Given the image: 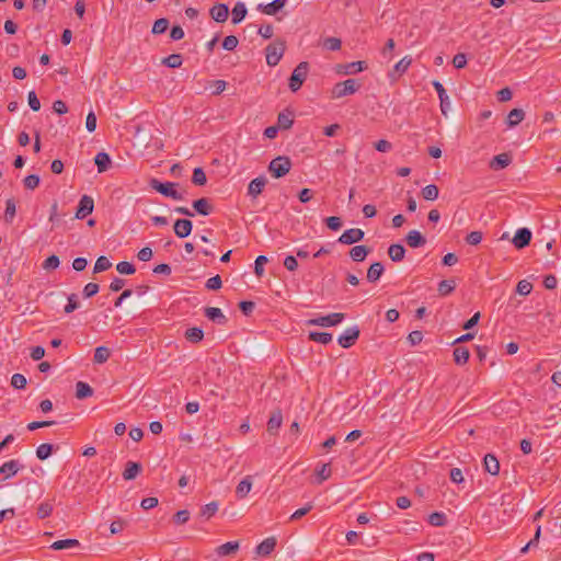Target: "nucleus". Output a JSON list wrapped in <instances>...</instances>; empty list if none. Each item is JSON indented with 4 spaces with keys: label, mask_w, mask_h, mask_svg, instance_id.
<instances>
[{
    "label": "nucleus",
    "mask_w": 561,
    "mask_h": 561,
    "mask_svg": "<svg viewBox=\"0 0 561 561\" xmlns=\"http://www.w3.org/2000/svg\"><path fill=\"white\" fill-rule=\"evenodd\" d=\"M179 183L175 182H161L158 179H151L149 181V186L163 195L164 197L172 198L174 201H182L184 199V195L176 190L179 186Z\"/></svg>",
    "instance_id": "nucleus-1"
},
{
    "label": "nucleus",
    "mask_w": 561,
    "mask_h": 561,
    "mask_svg": "<svg viewBox=\"0 0 561 561\" xmlns=\"http://www.w3.org/2000/svg\"><path fill=\"white\" fill-rule=\"evenodd\" d=\"M286 50V41L282 38H276L274 42L270 43L265 48L266 64L270 67H275L278 65L280 59L283 58Z\"/></svg>",
    "instance_id": "nucleus-2"
},
{
    "label": "nucleus",
    "mask_w": 561,
    "mask_h": 561,
    "mask_svg": "<svg viewBox=\"0 0 561 561\" xmlns=\"http://www.w3.org/2000/svg\"><path fill=\"white\" fill-rule=\"evenodd\" d=\"M309 72V64L307 61L299 62L289 77L288 87L290 91L297 92L304 84Z\"/></svg>",
    "instance_id": "nucleus-3"
},
{
    "label": "nucleus",
    "mask_w": 561,
    "mask_h": 561,
    "mask_svg": "<svg viewBox=\"0 0 561 561\" xmlns=\"http://www.w3.org/2000/svg\"><path fill=\"white\" fill-rule=\"evenodd\" d=\"M291 160L287 156H278L274 158L268 164V171L275 179L285 176L291 169Z\"/></svg>",
    "instance_id": "nucleus-4"
},
{
    "label": "nucleus",
    "mask_w": 561,
    "mask_h": 561,
    "mask_svg": "<svg viewBox=\"0 0 561 561\" xmlns=\"http://www.w3.org/2000/svg\"><path fill=\"white\" fill-rule=\"evenodd\" d=\"M360 88V84L355 79H347L342 82H337L332 89L333 98H344L346 95L354 94Z\"/></svg>",
    "instance_id": "nucleus-5"
},
{
    "label": "nucleus",
    "mask_w": 561,
    "mask_h": 561,
    "mask_svg": "<svg viewBox=\"0 0 561 561\" xmlns=\"http://www.w3.org/2000/svg\"><path fill=\"white\" fill-rule=\"evenodd\" d=\"M345 318V314L342 312H333L328 316L318 317L314 319H310L307 321L309 325H320V327H334L341 323Z\"/></svg>",
    "instance_id": "nucleus-6"
},
{
    "label": "nucleus",
    "mask_w": 561,
    "mask_h": 561,
    "mask_svg": "<svg viewBox=\"0 0 561 561\" xmlns=\"http://www.w3.org/2000/svg\"><path fill=\"white\" fill-rule=\"evenodd\" d=\"M367 68V64L365 61H352L347 64H337L334 67V70L337 75L348 76L360 72Z\"/></svg>",
    "instance_id": "nucleus-7"
},
{
    "label": "nucleus",
    "mask_w": 561,
    "mask_h": 561,
    "mask_svg": "<svg viewBox=\"0 0 561 561\" xmlns=\"http://www.w3.org/2000/svg\"><path fill=\"white\" fill-rule=\"evenodd\" d=\"M365 237V232L359 228H351L345 230L337 239V242L342 244H354L362 241Z\"/></svg>",
    "instance_id": "nucleus-8"
},
{
    "label": "nucleus",
    "mask_w": 561,
    "mask_h": 561,
    "mask_svg": "<svg viewBox=\"0 0 561 561\" xmlns=\"http://www.w3.org/2000/svg\"><path fill=\"white\" fill-rule=\"evenodd\" d=\"M359 333L360 332L357 327L348 328L339 336L337 342L342 347L348 348L356 343L359 337Z\"/></svg>",
    "instance_id": "nucleus-9"
},
{
    "label": "nucleus",
    "mask_w": 561,
    "mask_h": 561,
    "mask_svg": "<svg viewBox=\"0 0 561 561\" xmlns=\"http://www.w3.org/2000/svg\"><path fill=\"white\" fill-rule=\"evenodd\" d=\"M94 209V202L93 198L89 195H83L78 204L77 211H76V218L77 219H83L88 215H90Z\"/></svg>",
    "instance_id": "nucleus-10"
},
{
    "label": "nucleus",
    "mask_w": 561,
    "mask_h": 561,
    "mask_svg": "<svg viewBox=\"0 0 561 561\" xmlns=\"http://www.w3.org/2000/svg\"><path fill=\"white\" fill-rule=\"evenodd\" d=\"M533 233L528 228H519L513 238V244L517 250H522L529 245Z\"/></svg>",
    "instance_id": "nucleus-11"
},
{
    "label": "nucleus",
    "mask_w": 561,
    "mask_h": 561,
    "mask_svg": "<svg viewBox=\"0 0 561 561\" xmlns=\"http://www.w3.org/2000/svg\"><path fill=\"white\" fill-rule=\"evenodd\" d=\"M432 84H433L435 91L438 94L442 114L444 116H447V113L450 110V101H449V98H448V95L446 93V90H445L444 85L439 81H437V80H434L432 82Z\"/></svg>",
    "instance_id": "nucleus-12"
},
{
    "label": "nucleus",
    "mask_w": 561,
    "mask_h": 561,
    "mask_svg": "<svg viewBox=\"0 0 561 561\" xmlns=\"http://www.w3.org/2000/svg\"><path fill=\"white\" fill-rule=\"evenodd\" d=\"M192 229L193 222L190 219H176L173 225L174 233L180 239L188 237Z\"/></svg>",
    "instance_id": "nucleus-13"
},
{
    "label": "nucleus",
    "mask_w": 561,
    "mask_h": 561,
    "mask_svg": "<svg viewBox=\"0 0 561 561\" xmlns=\"http://www.w3.org/2000/svg\"><path fill=\"white\" fill-rule=\"evenodd\" d=\"M286 3L287 0H273L272 2L266 4H257L256 9L263 14L275 15L286 5Z\"/></svg>",
    "instance_id": "nucleus-14"
},
{
    "label": "nucleus",
    "mask_w": 561,
    "mask_h": 561,
    "mask_svg": "<svg viewBox=\"0 0 561 561\" xmlns=\"http://www.w3.org/2000/svg\"><path fill=\"white\" fill-rule=\"evenodd\" d=\"M209 15L218 23H224L228 20L229 8L225 3H217L209 9Z\"/></svg>",
    "instance_id": "nucleus-15"
},
{
    "label": "nucleus",
    "mask_w": 561,
    "mask_h": 561,
    "mask_svg": "<svg viewBox=\"0 0 561 561\" xmlns=\"http://www.w3.org/2000/svg\"><path fill=\"white\" fill-rule=\"evenodd\" d=\"M283 423V414L280 409H276L271 413L267 421V432L271 435H276Z\"/></svg>",
    "instance_id": "nucleus-16"
},
{
    "label": "nucleus",
    "mask_w": 561,
    "mask_h": 561,
    "mask_svg": "<svg viewBox=\"0 0 561 561\" xmlns=\"http://www.w3.org/2000/svg\"><path fill=\"white\" fill-rule=\"evenodd\" d=\"M205 317L220 325H225L228 322V318L217 307H206L204 309Z\"/></svg>",
    "instance_id": "nucleus-17"
},
{
    "label": "nucleus",
    "mask_w": 561,
    "mask_h": 561,
    "mask_svg": "<svg viewBox=\"0 0 561 561\" xmlns=\"http://www.w3.org/2000/svg\"><path fill=\"white\" fill-rule=\"evenodd\" d=\"M20 463L18 460H10L0 467V481H4L18 473Z\"/></svg>",
    "instance_id": "nucleus-18"
},
{
    "label": "nucleus",
    "mask_w": 561,
    "mask_h": 561,
    "mask_svg": "<svg viewBox=\"0 0 561 561\" xmlns=\"http://www.w3.org/2000/svg\"><path fill=\"white\" fill-rule=\"evenodd\" d=\"M294 124V112L289 108H285L277 116V126L279 129H289Z\"/></svg>",
    "instance_id": "nucleus-19"
},
{
    "label": "nucleus",
    "mask_w": 561,
    "mask_h": 561,
    "mask_svg": "<svg viewBox=\"0 0 561 561\" xmlns=\"http://www.w3.org/2000/svg\"><path fill=\"white\" fill-rule=\"evenodd\" d=\"M276 543L275 537H268L257 545L255 551L261 557H267L274 551Z\"/></svg>",
    "instance_id": "nucleus-20"
},
{
    "label": "nucleus",
    "mask_w": 561,
    "mask_h": 561,
    "mask_svg": "<svg viewBox=\"0 0 561 561\" xmlns=\"http://www.w3.org/2000/svg\"><path fill=\"white\" fill-rule=\"evenodd\" d=\"M405 241L409 247L416 249L426 243L425 237L417 230H411L405 236Z\"/></svg>",
    "instance_id": "nucleus-21"
},
{
    "label": "nucleus",
    "mask_w": 561,
    "mask_h": 561,
    "mask_svg": "<svg viewBox=\"0 0 561 561\" xmlns=\"http://www.w3.org/2000/svg\"><path fill=\"white\" fill-rule=\"evenodd\" d=\"M193 208L197 214H199L202 216H208L214 210V207L209 203V199L206 197H202V198L194 201Z\"/></svg>",
    "instance_id": "nucleus-22"
},
{
    "label": "nucleus",
    "mask_w": 561,
    "mask_h": 561,
    "mask_svg": "<svg viewBox=\"0 0 561 561\" xmlns=\"http://www.w3.org/2000/svg\"><path fill=\"white\" fill-rule=\"evenodd\" d=\"M484 470L492 476H497L500 472V462L492 454H486L483 459Z\"/></svg>",
    "instance_id": "nucleus-23"
},
{
    "label": "nucleus",
    "mask_w": 561,
    "mask_h": 561,
    "mask_svg": "<svg viewBox=\"0 0 561 561\" xmlns=\"http://www.w3.org/2000/svg\"><path fill=\"white\" fill-rule=\"evenodd\" d=\"M239 541H228L216 548V554L218 557H227L237 553L239 550Z\"/></svg>",
    "instance_id": "nucleus-24"
},
{
    "label": "nucleus",
    "mask_w": 561,
    "mask_h": 561,
    "mask_svg": "<svg viewBox=\"0 0 561 561\" xmlns=\"http://www.w3.org/2000/svg\"><path fill=\"white\" fill-rule=\"evenodd\" d=\"M370 251L371 249L367 245H355L350 250V257L354 262H363Z\"/></svg>",
    "instance_id": "nucleus-25"
},
{
    "label": "nucleus",
    "mask_w": 561,
    "mask_h": 561,
    "mask_svg": "<svg viewBox=\"0 0 561 561\" xmlns=\"http://www.w3.org/2000/svg\"><path fill=\"white\" fill-rule=\"evenodd\" d=\"M265 184L266 179L264 176L253 179L248 186V194L255 198L262 193Z\"/></svg>",
    "instance_id": "nucleus-26"
},
{
    "label": "nucleus",
    "mask_w": 561,
    "mask_h": 561,
    "mask_svg": "<svg viewBox=\"0 0 561 561\" xmlns=\"http://www.w3.org/2000/svg\"><path fill=\"white\" fill-rule=\"evenodd\" d=\"M248 9L245 4L241 1H238L234 7L232 8V18L231 22L232 24H239L241 23L244 18L247 16Z\"/></svg>",
    "instance_id": "nucleus-27"
},
{
    "label": "nucleus",
    "mask_w": 561,
    "mask_h": 561,
    "mask_svg": "<svg viewBox=\"0 0 561 561\" xmlns=\"http://www.w3.org/2000/svg\"><path fill=\"white\" fill-rule=\"evenodd\" d=\"M385 271L383 265L380 262H374L367 270V280L369 283H376Z\"/></svg>",
    "instance_id": "nucleus-28"
},
{
    "label": "nucleus",
    "mask_w": 561,
    "mask_h": 561,
    "mask_svg": "<svg viewBox=\"0 0 561 561\" xmlns=\"http://www.w3.org/2000/svg\"><path fill=\"white\" fill-rule=\"evenodd\" d=\"M511 162L512 158L508 153H500L493 157V159L490 162V168L493 170L504 169L508 167Z\"/></svg>",
    "instance_id": "nucleus-29"
},
{
    "label": "nucleus",
    "mask_w": 561,
    "mask_h": 561,
    "mask_svg": "<svg viewBox=\"0 0 561 561\" xmlns=\"http://www.w3.org/2000/svg\"><path fill=\"white\" fill-rule=\"evenodd\" d=\"M252 488V477L247 476L243 478L236 488V495L238 499H244Z\"/></svg>",
    "instance_id": "nucleus-30"
},
{
    "label": "nucleus",
    "mask_w": 561,
    "mask_h": 561,
    "mask_svg": "<svg viewBox=\"0 0 561 561\" xmlns=\"http://www.w3.org/2000/svg\"><path fill=\"white\" fill-rule=\"evenodd\" d=\"M141 470L142 467L139 462L128 461L125 470L123 471V478L125 480H133L141 472Z\"/></svg>",
    "instance_id": "nucleus-31"
},
{
    "label": "nucleus",
    "mask_w": 561,
    "mask_h": 561,
    "mask_svg": "<svg viewBox=\"0 0 561 561\" xmlns=\"http://www.w3.org/2000/svg\"><path fill=\"white\" fill-rule=\"evenodd\" d=\"M94 163L98 167V171L103 173L110 168L112 160L108 153L99 152L94 158Z\"/></svg>",
    "instance_id": "nucleus-32"
},
{
    "label": "nucleus",
    "mask_w": 561,
    "mask_h": 561,
    "mask_svg": "<svg viewBox=\"0 0 561 561\" xmlns=\"http://www.w3.org/2000/svg\"><path fill=\"white\" fill-rule=\"evenodd\" d=\"M388 255L393 262H401L405 255V249L400 243L391 244L388 248Z\"/></svg>",
    "instance_id": "nucleus-33"
},
{
    "label": "nucleus",
    "mask_w": 561,
    "mask_h": 561,
    "mask_svg": "<svg viewBox=\"0 0 561 561\" xmlns=\"http://www.w3.org/2000/svg\"><path fill=\"white\" fill-rule=\"evenodd\" d=\"M184 337L186 341L197 344L204 339V331L201 328L193 327L185 331Z\"/></svg>",
    "instance_id": "nucleus-34"
},
{
    "label": "nucleus",
    "mask_w": 561,
    "mask_h": 561,
    "mask_svg": "<svg viewBox=\"0 0 561 561\" xmlns=\"http://www.w3.org/2000/svg\"><path fill=\"white\" fill-rule=\"evenodd\" d=\"M470 352L465 346H456L454 348V360L457 365H465L468 363Z\"/></svg>",
    "instance_id": "nucleus-35"
},
{
    "label": "nucleus",
    "mask_w": 561,
    "mask_h": 561,
    "mask_svg": "<svg viewBox=\"0 0 561 561\" xmlns=\"http://www.w3.org/2000/svg\"><path fill=\"white\" fill-rule=\"evenodd\" d=\"M93 394L92 387L84 382V381H78L76 383V398L79 400L87 399Z\"/></svg>",
    "instance_id": "nucleus-36"
},
{
    "label": "nucleus",
    "mask_w": 561,
    "mask_h": 561,
    "mask_svg": "<svg viewBox=\"0 0 561 561\" xmlns=\"http://www.w3.org/2000/svg\"><path fill=\"white\" fill-rule=\"evenodd\" d=\"M59 446H55L49 443H44L37 446V459L39 460H46L49 458L55 450H57Z\"/></svg>",
    "instance_id": "nucleus-37"
},
{
    "label": "nucleus",
    "mask_w": 561,
    "mask_h": 561,
    "mask_svg": "<svg viewBox=\"0 0 561 561\" xmlns=\"http://www.w3.org/2000/svg\"><path fill=\"white\" fill-rule=\"evenodd\" d=\"M525 117V112L522 108H513L506 119V124L508 127H514L518 125Z\"/></svg>",
    "instance_id": "nucleus-38"
},
{
    "label": "nucleus",
    "mask_w": 561,
    "mask_h": 561,
    "mask_svg": "<svg viewBox=\"0 0 561 561\" xmlns=\"http://www.w3.org/2000/svg\"><path fill=\"white\" fill-rule=\"evenodd\" d=\"M80 547V542L77 539H61L53 542L50 545V548L54 550H62V549H69V548H76Z\"/></svg>",
    "instance_id": "nucleus-39"
},
{
    "label": "nucleus",
    "mask_w": 561,
    "mask_h": 561,
    "mask_svg": "<svg viewBox=\"0 0 561 561\" xmlns=\"http://www.w3.org/2000/svg\"><path fill=\"white\" fill-rule=\"evenodd\" d=\"M111 356V351L106 346H98L94 351L93 362L95 364H104Z\"/></svg>",
    "instance_id": "nucleus-40"
},
{
    "label": "nucleus",
    "mask_w": 561,
    "mask_h": 561,
    "mask_svg": "<svg viewBox=\"0 0 561 561\" xmlns=\"http://www.w3.org/2000/svg\"><path fill=\"white\" fill-rule=\"evenodd\" d=\"M456 288V280L455 279H444L438 283V294L439 296H447L451 294Z\"/></svg>",
    "instance_id": "nucleus-41"
},
{
    "label": "nucleus",
    "mask_w": 561,
    "mask_h": 561,
    "mask_svg": "<svg viewBox=\"0 0 561 561\" xmlns=\"http://www.w3.org/2000/svg\"><path fill=\"white\" fill-rule=\"evenodd\" d=\"M161 64L169 68H180L183 64V57L181 54H171L164 57Z\"/></svg>",
    "instance_id": "nucleus-42"
},
{
    "label": "nucleus",
    "mask_w": 561,
    "mask_h": 561,
    "mask_svg": "<svg viewBox=\"0 0 561 561\" xmlns=\"http://www.w3.org/2000/svg\"><path fill=\"white\" fill-rule=\"evenodd\" d=\"M309 340L321 344H328L332 341V334L329 332H309Z\"/></svg>",
    "instance_id": "nucleus-43"
},
{
    "label": "nucleus",
    "mask_w": 561,
    "mask_h": 561,
    "mask_svg": "<svg viewBox=\"0 0 561 561\" xmlns=\"http://www.w3.org/2000/svg\"><path fill=\"white\" fill-rule=\"evenodd\" d=\"M421 194L426 201H435L438 197L439 190L435 184H428L422 188Z\"/></svg>",
    "instance_id": "nucleus-44"
},
{
    "label": "nucleus",
    "mask_w": 561,
    "mask_h": 561,
    "mask_svg": "<svg viewBox=\"0 0 561 561\" xmlns=\"http://www.w3.org/2000/svg\"><path fill=\"white\" fill-rule=\"evenodd\" d=\"M342 41L337 37H327L322 41V47L327 50L336 51L341 49Z\"/></svg>",
    "instance_id": "nucleus-45"
},
{
    "label": "nucleus",
    "mask_w": 561,
    "mask_h": 561,
    "mask_svg": "<svg viewBox=\"0 0 561 561\" xmlns=\"http://www.w3.org/2000/svg\"><path fill=\"white\" fill-rule=\"evenodd\" d=\"M427 520L432 526L436 527H442L447 523L446 515L440 512H434L430 514Z\"/></svg>",
    "instance_id": "nucleus-46"
},
{
    "label": "nucleus",
    "mask_w": 561,
    "mask_h": 561,
    "mask_svg": "<svg viewBox=\"0 0 561 561\" xmlns=\"http://www.w3.org/2000/svg\"><path fill=\"white\" fill-rule=\"evenodd\" d=\"M207 182V178H206V174L203 170V168L201 167H197L193 170V174H192V183L195 184V185H198V186H203L205 185Z\"/></svg>",
    "instance_id": "nucleus-47"
},
{
    "label": "nucleus",
    "mask_w": 561,
    "mask_h": 561,
    "mask_svg": "<svg viewBox=\"0 0 561 561\" xmlns=\"http://www.w3.org/2000/svg\"><path fill=\"white\" fill-rule=\"evenodd\" d=\"M169 27V20L165 18H160L154 21L151 33L154 35L163 34Z\"/></svg>",
    "instance_id": "nucleus-48"
},
{
    "label": "nucleus",
    "mask_w": 561,
    "mask_h": 561,
    "mask_svg": "<svg viewBox=\"0 0 561 561\" xmlns=\"http://www.w3.org/2000/svg\"><path fill=\"white\" fill-rule=\"evenodd\" d=\"M217 511H218V503L210 502L202 507L199 515H201V517H204L205 519H209L217 513Z\"/></svg>",
    "instance_id": "nucleus-49"
},
{
    "label": "nucleus",
    "mask_w": 561,
    "mask_h": 561,
    "mask_svg": "<svg viewBox=\"0 0 561 561\" xmlns=\"http://www.w3.org/2000/svg\"><path fill=\"white\" fill-rule=\"evenodd\" d=\"M111 266H112V263L110 262V260L106 256L101 255L98 257V260L94 264L93 273L96 274V273L107 271L108 268H111Z\"/></svg>",
    "instance_id": "nucleus-50"
},
{
    "label": "nucleus",
    "mask_w": 561,
    "mask_h": 561,
    "mask_svg": "<svg viewBox=\"0 0 561 561\" xmlns=\"http://www.w3.org/2000/svg\"><path fill=\"white\" fill-rule=\"evenodd\" d=\"M15 202L13 198H9L5 203V211H4V220L7 222H12L15 216Z\"/></svg>",
    "instance_id": "nucleus-51"
},
{
    "label": "nucleus",
    "mask_w": 561,
    "mask_h": 561,
    "mask_svg": "<svg viewBox=\"0 0 561 561\" xmlns=\"http://www.w3.org/2000/svg\"><path fill=\"white\" fill-rule=\"evenodd\" d=\"M331 473H332V470H331L330 463H323L317 470L318 483H322L323 481L328 480L331 477Z\"/></svg>",
    "instance_id": "nucleus-52"
},
{
    "label": "nucleus",
    "mask_w": 561,
    "mask_h": 561,
    "mask_svg": "<svg viewBox=\"0 0 561 561\" xmlns=\"http://www.w3.org/2000/svg\"><path fill=\"white\" fill-rule=\"evenodd\" d=\"M53 503L49 501L37 505V518H45L49 516L53 512Z\"/></svg>",
    "instance_id": "nucleus-53"
},
{
    "label": "nucleus",
    "mask_w": 561,
    "mask_h": 561,
    "mask_svg": "<svg viewBox=\"0 0 561 561\" xmlns=\"http://www.w3.org/2000/svg\"><path fill=\"white\" fill-rule=\"evenodd\" d=\"M68 304L65 306V313H71L79 308V298L77 294H71L67 297Z\"/></svg>",
    "instance_id": "nucleus-54"
},
{
    "label": "nucleus",
    "mask_w": 561,
    "mask_h": 561,
    "mask_svg": "<svg viewBox=\"0 0 561 561\" xmlns=\"http://www.w3.org/2000/svg\"><path fill=\"white\" fill-rule=\"evenodd\" d=\"M116 271L123 275H133L136 272L134 264L123 261L116 265Z\"/></svg>",
    "instance_id": "nucleus-55"
},
{
    "label": "nucleus",
    "mask_w": 561,
    "mask_h": 561,
    "mask_svg": "<svg viewBox=\"0 0 561 561\" xmlns=\"http://www.w3.org/2000/svg\"><path fill=\"white\" fill-rule=\"evenodd\" d=\"M327 227L332 231H337L341 229L343 222L342 219L337 216H330L324 219Z\"/></svg>",
    "instance_id": "nucleus-56"
},
{
    "label": "nucleus",
    "mask_w": 561,
    "mask_h": 561,
    "mask_svg": "<svg viewBox=\"0 0 561 561\" xmlns=\"http://www.w3.org/2000/svg\"><path fill=\"white\" fill-rule=\"evenodd\" d=\"M239 44V39L234 35H228L222 41V48L226 50H233Z\"/></svg>",
    "instance_id": "nucleus-57"
},
{
    "label": "nucleus",
    "mask_w": 561,
    "mask_h": 561,
    "mask_svg": "<svg viewBox=\"0 0 561 561\" xmlns=\"http://www.w3.org/2000/svg\"><path fill=\"white\" fill-rule=\"evenodd\" d=\"M267 257L265 255H259L254 263V273L256 276L261 277L264 273V264L267 263Z\"/></svg>",
    "instance_id": "nucleus-58"
},
{
    "label": "nucleus",
    "mask_w": 561,
    "mask_h": 561,
    "mask_svg": "<svg viewBox=\"0 0 561 561\" xmlns=\"http://www.w3.org/2000/svg\"><path fill=\"white\" fill-rule=\"evenodd\" d=\"M313 508V504L311 502L307 503L304 507L295 511L291 516L290 520H297L301 518L302 516L307 515L311 510Z\"/></svg>",
    "instance_id": "nucleus-59"
},
{
    "label": "nucleus",
    "mask_w": 561,
    "mask_h": 561,
    "mask_svg": "<svg viewBox=\"0 0 561 561\" xmlns=\"http://www.w3.org/2000/svg\"><path fill=\"white\" fill-rule=\"evenodd\" d=\"M59 263H60L59 257L57 255L53 254L44 261L43 268L47 270V271L56 270L59 266Z\"/></svg>",
    "instance_id": "nucleus-60"
},
{
    "label": "nucleus",
    "mask_w": 561,
    "mask_h": 561,
    "mask_svg": "<svg viewBox=\"0 0 561 561\" xmlns=\"http://www.w3.org/2000/svg\"><path fill=\"white\" fill-rule=\"evenodd\" d=\"M190 519V512L187 510H181L176 512L173 516V522L176 525H184Z\"/></svg>",
    "instance_id": "nucleus-61"
},
{
    "label": "nucleus",
    "mask_w": 561,
    "mask_h": 561,
    "mask_svg": "<svg viewBox=\"0 0 561 561\" xmlns=\"http://www.w3.org/2000/svg\"><path fill=\"white\" fill-rule=\"evenodd\" d=\"M205 286L209 290H218V289H220L221 286H222L221 277L219 275H216V276H213V277L208 278L206 284H205Z\"/></svg>",
    "instance_id": "nucleus-62"
},
{
    "label": "nucleus",
    "mask_w": 561,
    "mask_h": 561,
    "mask_svg": "<svg viewBox=\"0 0 561 561\" xmlns=\"http://www.w3.org/2000/svg\"><path fill=\"white\" fill-rule=\"evenodd\" d=\"M100 290V286L96 283H88L83 288V297L91 298L95 296Z\"/></svg>",
    "instance_id": "nucleus-63"
},
{
    "label": "nucleus",
    "mask_w": 561,
    "mask_h": 561,
    "mask_svg": "<svg viewBox=\"0 0 561 561\" xmlns=\"http://www.w3.org/2000/svg\"><path fill=\"white\" fill-rule=\"evenodd\" d=\"M11 385L15 389H24L26 386V378L22 374H14L11 378Z\"/></svg>",
    "instance_id": "nucleus-64"
}]
</instances>
